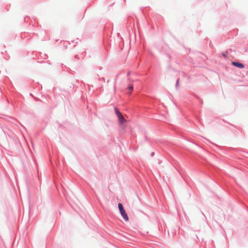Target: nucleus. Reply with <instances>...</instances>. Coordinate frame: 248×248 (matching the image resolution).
I'll return each instance as SVG.
<instances>
[{
    "instance_id": "3",
    "label": "nucleus",
    "mask_w": 248,
    "mask_h": 248,
    "mask_svg": "<svg viewBox=\"0 0 248 248\" xmlns=\"http://www.w3.org/2000/svg\"><path fill=\"white\" fill-rule=\"evenodd\" d=\"M117 117L118 118L119 124L121 125L124 124L126 121L125 119L123 116L122 114L118 116Z\"/></svg>"
},
{
    "instance_id": "2",
    "label": "nucleus",
    "mask_w": 248,
    "mask_h": 248,
    "mask_svg": "<svg viewBox=\"0 0 248 248\" xmlns=\"http://www.w3.org/2000/svg\"><path fill=\"white\" fill-rule=\"evenodd\" d=\"M232 65L239 68H243L245 67L244 64L239 62H232Z\"/></svg>"
},
{
    "instance_id": "4",
    "label": "nucleus",
    "mask_w": 248,
    "mask_h": 248,
    "mask_svg": "<svg viewBox=\"0 0 248 248\" xmlns=\"http://www.w3.org/2000/svg\"><path fill=\"white\" fill-rule=\"evenodd\" d=\"M127 89L130 91V94H131L132 91L133 90V86L131 84H129L128 85Z\"/></svg>"
},
{
    "instance_id": "11",
    "label": "nucleus",
    "mask_w": 248,
    "mask_h": 248,
    "mask_svg": "<svg viewBox=\"0 0 248 248\" xmlns=\"http://www.w3.org/2000/svg\"><path fill=\"white\" fill-rule=\"evenodd\" d=\"M75 58H78V55H75Z\"/></svg>"
},
{
    "instance_id": "7",
    "label": "nucleus",
    "mask_w": 248,
    "mask_h": 248,
    "mask_svg": "<svg viewBox=\"0 0 248 248\" xmlns=\"http://www.w3.org/2000/svg\"><path fill=\"white\" fill-rule=\"evenodd\" d=\"M41 57H42L43 59H46L48 58V56L46 54H44L43 56H41Z\"/></svg>"
},
{
    "instance_id": "10",
    "label": "nucleus",
    "mask_w": 248,
    "mask_h": 248,
    "mask_svg": "<svg viewBox=\"0 0 248 248\" xmlns=\"http://www.w3.org/2000/svg\"><path fill=\"white\" fill-rule=\"evenodd\" d=\"M3 57H4L5 59H6V60H7L8 58H9V56H7H7H5V55H3Z\"/></svg>"
},
{
    "instance_id": "1",
    "label": "nucleus",
    "mask_w": 248,
    "mask_h": 248,
    "mask_svg": "<svg viewBox=\"0 0 248 248\" xmlns=\"http://www.w3.org/2000/svg\"><path fill=\"white\" fill-rule=\"evenodd\" d=\"M118 206L120 214L122 217H123V219L126 221H128V217L123 207V204L121 203H119Z\"/></svg>"
},
{
    "instance_id": "6",
    "label": "nucleus",
    "mask_w": 248,
    "mask_h": 248,
    "mask_svg": "<svg viewBox=\"0 0 248 248\" xmlns=\"http://www.w3.org/2000/svg\"><path fill=\"white\" fill-rule=\"evenodd\" d=\"M228 54V51H224L221 53V55L222 56L225 58L226 59L227 58V55Z\"/></svg>"
},
{
    "instance_id": "12",
    "label": "nucleus",
    "mask_w": 248,
    "mask_h": 248,
    "mask_svg": "<svg viewBox=\"0 0 248 248\" xmlns=\"http://www.w3.org/2000/svg\"><path fill=\"white\" fill-rule=\"evenodd\" d=\"M1 54H2V55H4L3 52H1Z\"/></svg>"
},
{
    "instance_id": "5",
    "label": "nucleus",
    "mask_w": 248,
    "mask_h": 248,
    "mask_svg": "<svg viewBox=\"0 0 248 248\" xmlns=\"http://www.w3.org/2000/svg\"><path fill=\"white\" fill-rule=\"evenodd\" d=\"M114 111L117 117L122 114V113L119 110V109L117 108H114Z\"/></svg>"
},
{
    "instance_id": "8",
    "label": "nucleus",
    "mask_w": 248,
    "mask_h": 248,
    "mask_svg": "<svg viewBox=\"0 0 248 248\" xmlns=\"http://www.w3.org/2000/svg\"><path fill=\"white\" fill-rule=\"evenodd\" d=\"M179 79H177L176 82V88H178L179 87Z\"/></svg>"
},
{
    "instance_id": "9",
    "label": "nucleus",
    "mask_w": 248,
    "mask_h": 248,
    "mask_svg": "<svg viewBox=\"0 0 248 248\" xmlns=\"http://www.w3.org/2000/svg\"><path fill=\"white\" fill-rule=\"evenodd\" d=\"M154 155H155V153H154V152H152V153H151V154H150V155H151V156H152V157L154 156Z\"/></svg>"
}]
</instances>
